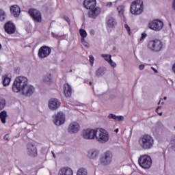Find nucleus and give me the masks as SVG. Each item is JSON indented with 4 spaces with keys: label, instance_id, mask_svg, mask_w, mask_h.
I'll return each mask as SVG.
<instances>
[{
    "label": "nucleus",
    "instance_id": "obj_32",
    "mask_svg": "<svg viewBox=\"0 0 175 175\" xmlns=\"http://www.w3.org/2000/svg\"><path fill=\"white\" fill-rule=\"evenodd\" d=\"M6 106V100L3 98H0V110H2Z\"/></svg>",
    "mask_w": 175,
    "mask_h": 175
},
{
    "label": "nucleus",
    "instance_id": "obj_25",
    "mask_svg": "<svg viewBox=\"0 0 175 175\" xmlns=\"http://www.w3.org/2000/svg\"><path fill=\"white\" fill-rule=\"evenodd\" d=\"M42 81L45 83V84H50L51 81H53V78L51 77V74H46L44 75L42 78Z\"/></svg>",
    "mask_w": 175,
    "mask_h": 175
},
{
    "label": "nucleus",
    "instance_id": "obj_15",
    "mask_svg": "<svg viewBox=\"0 0 175 175\" xmlns=\"http://www.w3.org/2000/svg\"><path fill=\"white\" fill-rule=\"evenodd\" d=\"M27 153L30 157H35L38 154V150H36V146L32 143H29L27 145Z\"/></svg>",
    "mask_w": 175,
    "mask_h": 175
},
{
    "label": "nucleus",
    "instance_id": "obj_20",
    "mask_svg": "<svg viewBox=\"0 0 175 175\" xmlns=\"http://www.w3.org/2000/svg\"><path fill=\"white\" fill-rule=\"evenodd\" d=\"M88 157L90 159H96L99 157V150L96 149H92L88 151Z\"/></svg>",
    "mask_w": 175,
    "mask_h": 175
},
{
    "label": "nucleus",
    "instance_id": "obj_14",
    "mask_svg": "<svg viewBox=\"0 0 175 175\" xmlns=\"http://www.w3.org/2000/svg\"><path fill=\"white\" fill-rule=\"evenodd\" d=\"M80 131V124L77 122H71L67 129L68 133H77Z\"/></svg>",
    "mask_w": 175,
    "mask_h": 175
},
{
    "label": "nucleus",
    "instance_id": "obj_13",
    "mask_svg": "<svg viewBox=\"0 0 175 175\" xmlns=\"http://www.w3.org/2000/svg\"><path fill=\"white\" fill-rule=\"evenodd\" d=\"M48 107L50 110L55 111L61 107V102L57 98H51L48 102Z\"/></svg>",
    "mask_w": 175,
    "mask_h": 175
},
{
    "label": "nucleus",
    "instance_id": "obj_18",
    "mask_svg": "<svg viewBox=\"0 0 175 175\" xmlns=\"http://www.w3.org/2000/svg\"><path fill=\"white\" fill-rule=\"evenodd\" d=\"M10 12L13 17L17 18L20 16V13H21V9L20 8V6L13 5L10 7Z\"/></svg>",
    "mask_w": 175,
    "mask_h": 175
},
{
    "label": "nucleus",
    "instance_id": "obj_44",
    "mask_svg": "<svg viewBox=\"0 0 175 175\" xmlns=\"http://www.w3.org/2000/svg\"><path fill=\"white\" fill-rule=\"evenodd\" d=\"M64 19L68 23V24L70 23V19H69L68 16H64Z\"/></svg>",
    "mask_w": 175,
    "mask_h": 175
},
{
    "label": "nucleus",
    "instance_id": "obj_54",
    "mask_svg": "<svg viewBox=\"0 0 175 175\" xmlns=\"http://www.w3.org/2000/svg\"><path fill=\"white\" fill-rule=\"evenodd\" d=\"M108 5H109V6H111V3H108Z\"/></svg>",
    "mask_w": 175,
    "mask_h": 175
},
{
    "label": "nucleus",
    "instance_id": "obj_39",
    "mask_svg": "<svg viewBox=\"0 0 175 175\" xmlns=\"http://www.w3.org/2000/svg\"><path fill=\"white\" fill-rule=\"evenodd\" d=\"M146 38H147V33H142V36H141V38L139 39L140 42H142V40H144Z\"/></svg>",
    "mask_w": 175,
    "mask_h": 175
},
{
    "label": "nucleus",
    "instance_id": "obj_6",
    "mask_svg": "<svg viewBox=\"0 0 175 175\" xmlns=\"http://www.w3.org/2000/svg\"><path fill=\"white\" fill-rule=\"evenodd\" d=\"M138 163L143 169H150L152 165L151 157L147 154L141 156L138 159Z\"/></svg>",
    "mask_w": 175,
    "mask_h": 175
},
{
    "label": "nucleus",
    "instance_id": "obj_52",
    "mask_svg": "<svg viewBox=\"0 0 175 175\" xmlns=\"http://www.w3.org/2000/svg\"><path fill=\"white\" fill-rule=\"evenodd\" d=\"M115 132L117 133L118 132V129H115Z\"/></svg>",
    "mask_w": 175,
    "mask_h": 175
},
{
    "label": "nucleus",
    "instance_id": "obj_38",
    "mask_svg": "<svg viewBox=\"0 0 175 175\" xmlns=\"http://www.w3.org/2000/svg\"><path fill=\"white\" fill-rule=\"evenodd\" d=\"M117 116L116 114H113V113H110L109 116H108V118H109L110 120H116Z\"/></svg>",
    "mask_w": 175,
    "mask_h": 175
},
{
    "label": "nucleus",
    "instance_id": "obj_10",
    "mask_svg": "<svg viewBox=\"0 0 175 175\" xmlns=\"http://www.w3.org/2000/svg\"><path fill=\"white\" fill-rule=\"evenodd\" d=\"M51 54V48L47 46H42L38 50L39 58H47Z\"/></svg>",
    "mask_w": 175,
    "mask_h": 175
},
{
    "label": "nucleus",
    "instance_id": "obj_53",
    "mask_svg": "<svg viewBox=\"0 0 175 175\" xmlns=\"http://www.w3.org/2000/svg\"><path fill=\"white\" fill-rule=\"evenodd\" d=\"M159 116H162V112L159 113Z\"/></svg>",
    "mask_w": 175,
    "mask_h": 175
},
{
    "label": "nucleus",
    "instance_id": "obj_1",
    "mask_svg": "<svg viewBox=\"0 0 175 175\" xmlns=\"http://www.w3.org/2000/svg\"><path fill=\"white\" fill-rule=\"evenodd\" d=\"M12 91L16 94H22L25 96H31L35 92V88L28 84V79L24 76H20L15 79L12 85Z\"/></svg>",
    "mask_w": 175,
    "mask_h": 175
},
{
    "label": "nucleus",
    "instance_id": "obj_46",
    "mask_svg": "<svg viewBox=\"0 0 175 175\" xmlns=\"http://www.w3.org/2000/svg\"><path fill=\"white\" fill-rule=\"evenodd\" d=\"M172 72L175 74V64L172 66Z\"/></svg>",
    "mask_w": 175,
    "mask_h": 175
},
{
    "label": "nucleus",
    "instance_id": "obj_50",
    "mask_svg": "<svg viewBox=\"0 0 175 175\" xmlns=\"http://www.w3.org/2000/svg\"><path fill=\"white\" fill-rule=\"evenodd\" d=\"M0 73H2V67L0 66Z\"/></svg>",
    "mask_w": 175,
    "mask_h": 175
},
{
    "label": "nucleus",
    "instance_id": "obj_49",
    "mask_svg": "<svg viewBox=\"0 0 175 175\" xmlns=\"http://www.w3.org/2000/svg\"><path fill=\"white\" fill-rule=\"evenodd\" d=\"M159 109H161V107H157V109H156L157 113H158V110H159Z\"/></svg>",
    "mask_w": 175,
    "mask_h": 175
},
{
    "label": "nucleus",
    "instance_id": "obj_41",
    "mask_svg": "<svg viewBox=\"0 0 175 175\" xmlns=\"http://www.w3.org/2000/svg\"><path fill=\"white\" fill-rule=\"evenodd\" d=\"M89 59H90V64H92V66L94 65V56L90 55Z\"/></svg>",
    "mask_w": 175,
    "mask_h": 175
},
{
    "label": "nucleus",
    "instance_id": "obj_45",
    "mask_svg": "<svg viewBox=\"0 0 175 175\" xmlns=\"http://www.w3.org/2000/svg\"><path fill=\"white\" fill-rule=\"evenodd\" d=\"M151 69L152 71L154 72V73H158V70L157 69H155L154 67H151Z\"/></svg>",
    "mask_w": 175,
    "mask_h": 175
},
{
    "label": "nucleus",
    "instance_id": "obj_3",
    "mask_svg": "<svg viewBox=\"0 0 175 175\" xmlns=\"http://www.w3.org/2000/svg\"><path fill=\"white\" fill-rule=\"evenodd\" d=\"M109 136L107 131L103 129H96V134L94 137V140L100 143V144H105L109 142Z\"/></svg>",
    "mask_w": 175,
    "mask_h": 175
},
{
    "label": "nucleus",
    "instance_id": "obj_56",
    "mask_svg": "<svg viewBox=\"0 0 175 175\" xmlns=\"http://www.w3.org/2000/svg\"><path fill=\"white\" fill-rule=\"evenodd\" d=\"M161 103V101L159 102V105Z\"/></svg>",
    "mask_w": 175,
    "mask_h": 175
},
{
    "label": "nucleus",
    "instance_id": "obj_4",
    "mask_svg": "<svg viewBox=\"0 0 175 175\" xmlns=\"http://www.w3.org/2000/svg\"><path fill=\"white\" fill-rule=\"evenodd\" d=\"M147 47L150 51L154 53H159L163 49V42L159 39L150 40Z\"/></svg>",
    "mask_w": 175,
    "mask_h": 175
},
{
    "label": "nucleus",
    "instance_id": "obj_43",
    "mask_svg": "<svg viewBox=\"0 0 175 175\" xmlns=\"http://www.w3.org/2000/svg\"><path fill=\"white\" fill-rule=\"evenodd\" d=\"M145 66H146L145 65L141 64V65L139 66V69L140 70H144Z\"/></svg>",
    "mask_w": 175,
    "mask_h": 175
},
{
    "label": "nucleus",
    "instance_id": "obj_33",
    "mask_svg": "<svg viewBox=\"0 0 175 175\" xmlns=\"http://www.w3.org/2000/svg\"><path fill=\"white\" fill-rule=\"evenodd\" d=\"M79 33L81 36V39H84L85 38H87V31H85V30L81 29L79 30Z\"/></svg>",
    "mask_w": 175,
    "mask_h": 175
},
{
    "label": "nucleus",
    "instance_id": "obj_9",
    "mask_svg": "<svg viewBox=\"0 0 175 175\" xmlns=\"http://www.w3.org/2000/svg\"><path fill=\"white\" fill-rule=\"evenodd\" d=\"M53 122L55 125L59 126L65 124V114L62 112H58L53 116Z\"/></svg>",
    "mask_w": 175,
    "mask_h": 175
},
{
    "label": "nucleus",
    "instance_id": "obj_40",
    "mask_svg": "<svg viewBox=\"0 0 175 175\" xmlns=\"http://www.w3.org/2000/svg\"><path fill=\"white\" fill-rule=\"evenodd\" d=\"M124 28L126 29L128 34L131 35V28L129 27V26H128V25L125 24Z\"/></svg>",
    "mask_w": 175,
    "mask_h": 175
},
{
    "label": "nucleus",
    "instance_id": "obj_23",
    "mask_svg": "<svg viewBox=\"0 0 175 175\" xmlns=\"http://www.w3.org/2000/svg\"><path fill=\"white\" fill-rule=\"evenodd\" d=\"M107 25L109 28H114L117 25V21L114 18L111 17L107 21Z\"/></svg>",
    "mask_w": 175,
    "mask_h": 175
},
{
    "label": "nucleus",
    "instance_id": "obj_42",
    "mask_svg": "<svg viewBox=\"0 0 175 175\" xmlns=\"http://www.w3.org/2000/svg\"><path fill=\"white\" fill-rule=\"evenodd\" d=\"M3 139L5 140V142H9L10 138H9V134H6L3 137Z\"/></svg>",
    "mask_w": 175,
    "mask_h": 175
},
{
    "label": "nucleus",
    "instance_id": "obj_35",
    "mask_svg": "<svg viewBox=\"0 0 175 175\" xmlns=\"http://www.w3.org/2000/svg\"><path fill=\"white\" fill-rule=\"evenodd\" d=\"M81 42L85 47H90V45H88V42H87L84 38H81Z\"/></svg>",
    "mask_w": 175,
    "mask_h": 175
},
{
    "label": "nucleus",
    "instance_id": "obj_51",
    "mask_svg": "<svg viewBox=\"0 0 175 175\" xmlns=\"http://www.w3.org/2000/svg\"><path fill=\"white\" fill-rule=\"evenodd\" d=\"M167 99V97H166V96L163 97L164 100H166Z\"/></svg>",
    "mask_w": 175,
    "mask_h": 175
},
{
    "label": "nucleus",
    "instance_id": "obj_31",
    "mask_svg": "<svg viewBox=\"0 0 175 175\" xmlns=\"http://www.w3.org/2000/svg\"><path fill=\"white\" fill-rule=\"evenodd\" d=\"M124 8L122 5H119L118 7V12L120 16H124Z\"/></svg>",
    "mask_w": 175,
    "mask_h": 175
},
{
    "label": "nucleus",
    "instance_id": "obj_24",
    "mask_svg": "<svg viewBox=\"0 0 175 175\" xmlns=\"http://www.w3.org/2000/svg\"><path fill=\"white\" fill-rule=\"evenodd\" d=\"M107 70L105 67H100L96 71V76L97 77H102L103 76Z\"/></svg>",
    "mask_w": 175,
    "mask_h": 175
},
{
    "label": "nucleus",
    "instance_id": "obj_8",
    "mask_svg": "<svg viewBox=\"0 0 175 175\" xmlns=\"http://www.w3.org/2000/svg\"><path fill=\"white\" fill-rule=\"evenodd\" d=\"M96 129H85L82 131V137L86 140H95Z\"/></svg>",
    "mask_w": 175,
    "mask_h": 175
},
{
    "label": "nucleus",
    "instance_id": "obj_2",
    "mask_svg": "<svg viewBox=\"0 0 175 175\" xmlns=\"http://www.w3.org/2000/svg\"><path fill=\"white\" fill-rule=\"evenodd\" d=\"M139 146L142 150H151L154 147V138L148 134H144L138 139Z\"/></svg>",
    "mask_w": 175,
    "mask_h": 175
},
{
    "label": "nucleus",
    "instance_id": "obj_11",
    "mask_svg": "<svg viewBox=\"0 0 175 175\" xmlns=\"http://www.w3.org/2000/svg\"><path fill=\"white\" fill-rule=\"evenodd\" d=\"M113 159V154L110 152H106L100 159V162L102 165L106 166V165H110Z\"/></svg>",
    "mask_w": 175,
    "mask_h": 175
},
{
    "label": "nucleus",
    "instance_id": "obj_12",
    "mask_svg": "<svg viewBox=\"0 0 175 175\" xmlns=\"http://www.w3.org/2000/svg\"><path fill=\"white\" fill-rule=\"evenodd\" d=\"M29 14L36 23H42V14L36 9H30Z\"/></svg>",
    "mask_w": 175,
    "mask_h": 175
},
{
    "label": "nucleus",
    "instance_id": "obj_36",
    "mask_svg": "<svg viewBox=\"0 0 175 175\" xmlns=\"http://www.w3.org/2000/svg\"><path fill=\"white\" fill-rule=\"evenodd\" d=\"M108 64H109L112 68H116L117 66V64H116V62H114L111 59L109 60Z\"/></svg>",
    "mask_w": 175,
    "mask_h": 175
},
{
    "label": "nucleus",
    "instance_id": "obj_30",
    "mask_svg": "<svg viewBox=\"0 0 175 175\" xmlns=\"http://www.w3.org/2000/svg\"><path fill=\"white\" fill-rule=\"evenodd\" d=\"M101 57L103 58H104V59L105 61H107V62H109L110 59H111V55H109V54H102Z\"/></svg>",
    "mask_w": 175,
    "mask_h": 175
},
{
    "label": "nucleus",
    "instance_id": "obj_16",
    "mask_svg": "<svg viewBox=\"0 0 175 175\" xmlns=\"http://www.w3.org/2000/svg\"><path fill=\"white\" fill-rule=\"evenodd\" d=\"M101 10L99 7H94L92 9H90L88 12V16L90 18H96L100 14Z\"/></svg>",
    "mask_w": 175,
    "mask_h": 175
},
{
    "label": "nucleus",
    "instance_id": "obj_21",
    "mask_svg": "<svg viewBox=\"0 0 175 175\" xmlns=\"http://www.w3.org/2000/svg\"><path fill=\"white\" fill-rule=\"evenodd\" d=\"M83 5L86 9H92L96 6V0H85Z\"/></svg>",
    "mask_w": 175,
    "mask_h": 175
},
{
    "label": "nucleus",
    "instance_id": "obj_27",
    "mask_svg": "<svg viewBox=\"0 0 175 175\" xmlns=\"http://www.w3.org/2000/svg\"><path fill=\"white\" fill-rule=\"evenodd\" d=\"M6 117H8L6 111H2L0 112V120L3 124H6Z\"/></svg>",
    "mask_w": 175,
    "mask_h": 175
},
{
    "label": "nucleus",
    "instance_id": "obj_19",
    "mask_svg": "<svg viewBox=\"0 0 175 175\" xmlns=\"http://www.w3.org/2000/svg\"><path fill=\"white\" fill-rule=\"evenodd\" d=\"M58 175H73V170L68 167H62L58 172Z\"/></svg>",
    "mask_w": 175,
    "mask_h": 175
},
{
    "label": "nucleus",
    "instance_id": "obj_28",
    "mask_svg": "<svg viewBox=\"0 0 175 175\" xmlns=\"http://www.w3.org/2000/svg\"><path fill=\"white\" fill-rule=\"evenodd\" d=\"M77 175H88V172L85 168L81 167L77 170Z\"/></svg>",
    "mask_w": 175,
    "mask_h": 175
},
{
    "label": "nucleus",
    "instance_id": "obj_34",
    "mask_svg": "<svg viewBox=\"0 0 175 175\" xmlns=\"http://www.w3.org/2000/svg\"><path fill=\"white\" fill-rule=\"evenodd\" d=\"M171 146H172V150L175 151V136L172 137L171 139Z\"/></svg>",
    "mask_w": 175,
    "mask_h": 175
},
{
    "label": "nucleus",
    "instance_id": "obj_26",
    "mask_svg": "<svg viewBox=\"0 0 175 175\" xmlns=\"http://www.w3.org/2000/svg\"><path fill=\"white\" fill-rule=\"evenodd\" d=\"M12 79H10V77L9 75H5L3 77V85L4 87H8L9 84H10Z\"/></svg>",
    "mask_w": 175,
    "mask_h": 175
},
{
    "label": "nucleus",
    "instance_id": "obj_5",
    "mask_svg": "<svg viewBox=\"0 0 175 175\" xmlns=\"http://www.w3.org/2000/svg\"><path fill=\"white\" fill-rule=\"evenodd\" d=\"M144 9L143 0H135L131 5V12L135 16L142 14Z\"/></svg>",
    "mask_w": 175,
    "mask_h": 175
},
{
    "label": "nucleus",
    "instance_id": "obj_48",
    "mask_svg": "<svg viewBox=\"0 0 175 175\" xmlns=\"http://www.w3.org/2000/svg\"><path fill=\"white\" fill-rule=\"evenodd\" d=\"M51 154H53V158H55V154H54V152H51Z\"/></svg>",
    "mask_w": 175,
    "mask_h": 175
},
{
    "label": "nucleus",
    "instance_id": "obj_29",
    "mask_svg": "<svg viewBox=\"0 0 175 175\" xmlns=\"http://www.w3.org/2000/svg\"><path fill=\"white\" fill-rule=\"evenodd\" d=\"M6 18V12L3 9H0V21H5Z\"/></svg>",
    "mask_w": 175,
    "mask_h": 175
},
{
    "label": "nucleus",
    "instance_id": "obj_22",
    "mask_svg": "<svg viewBox=\"0 0 175 175\" xmlns=\"http://www.w3.org/2000/svg\"><path fill=\"white\" fill-rule=\"evenodd\" d=\"M64 92L66 98H70L72 96V87L68 83H65L64 85Z\"/></svg>",
    "mask_w": 175,
    "mask_h": 175
},
{
    "label": "nucleus",
    "instance_id": "obj_7",
    "mask_svg": "<svg viewBox=\"0 0 175 175\" xmlns=\"http://www.w3.org/2000/svg\"><path fill=\"white\" fill-rule=\"evenodd\" d=\"M148 27L152 31H161L163 28V22L158 19L151 21L148 24Z\"/></svg>",
    "mask_w": 175,
    "mask_h": 175
},
{
    "label": "nucleus",
    "instance_id": "obj_17",
    "mask_svg": "<svg viewBox=\"0 0 175 175\" xmlns=\"http://www.w3.org/2000/svg\"><path fill=\"white\" fill-rule=\"evenodd\" d=\"M4 29L7 33H9V35H12V33H14L16 31V26H14V24L13 23L8 21L5 23L4 26Z\"/></svg>",
    "mask_w": 175,
    "mask_h": 175
},
{
    "label": "nucleus",
    "instance_id": "obj_55",
    "mask_svg": "<svg viewBox=\"0 0 175 175\" xmlns=\"http://www.w3.org/2000/svg\"><path fill=\"white\" fill-rule=\"evenodd\" d=\"M92 84V82H90V85H91Z\"/></svg>",
    "mask_w": 175,
    "mask_h": 175
},
{
    "label": "nucleus",
    "instance_id": "obj_47",
    "mask_svg": "<svg viewBox=\"0 0 175 175\" xmlns=\"http://www.w3.org/2000/svg\"><path fill=\"white\" fill-rule=\"evenodd\" d=\"M173 9L175 10V0L173 1Z\"/></svg>",
    "mask_w": 175,
    "mask_h": 175
},
{
    "label": "nucleus",
    "instance_id": "obj_37",
    "mask_svg": "<svg viewBox=\"0 0 175 175\" xmlns=\"http://www.w3.org/2000/svg\"><path fill=\"white\" fill-rule=\"evenodd\" d=\"M124 116H116L115 121H119L120 122V121H124Z\"/></svg>",
    "mask_w": 175,
    "mask_h": 175
}]
</instances>
